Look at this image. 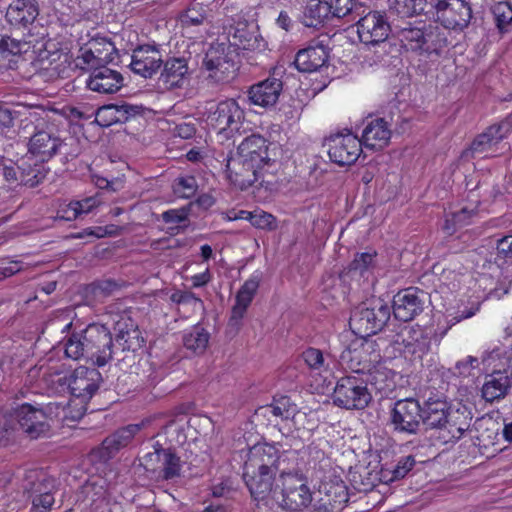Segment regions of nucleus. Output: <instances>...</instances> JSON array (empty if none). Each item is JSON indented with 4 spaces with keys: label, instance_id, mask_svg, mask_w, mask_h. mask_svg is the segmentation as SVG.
I'll list each match as a JSON object with an SVG mask.
<instances>
[{
    "label": "nucleus",
    "instance_id": "1",
    "mask_svg": "<svg viewBox=\"0 0 512 512\" xmlns=\"http://www.w3.org/2000/svg\"><path fill=\"white\" fill-rule=\"evenodd\" d=\"M65 355L73 360L84 359L94 366L103 367L118 358V351L109 328L93 323L80 333H72L67 338Z\"/></svg>",
    "mask_w": 512,
    "mask_h": 512
},
{
    "label": "nucleus",
    "instance_id": "2",
    "mask_svg": "<svg viewBox=\"0 0 512 512\" xmlns=\"http://www.w3.org/2000/svg\"><path fill=\"white\" fill-rule=\"evenodd\" d=\"M28 153L38 157L42 162L49 161L59 154L63 156V162L67 163L78 157L80 146L78 140L73 137L61 139L54 125L41 121L34 126L28 143Z\"/></svg>",
    "mask_w": 512,
    "mask_h": 512
},
{
    "label": "nucleus",
    "instance_id": "3",
    "mask_svg": "<svg viewBox=\"0 0 512 512\" xmlns=\"http://www.w3.org/2000/svg\"><path fill=\"white\" fill-rule=\"evenodd\" d=\"M256 12L252 7L241 9L231 14L227 27L229 46L237 50L261 52L267 47V42L259 31Z\"/></svg>",
    "mask_w": 512,
    "mask_h": 512
},
{
    "label": "nucleus",
    "instance_id": "4",
    "mask_svg": "<svg viewBox=\"0 0 512 512\" xmlns=\"http://www.w3.org/2000/svg\"><path fill=\"white\" fill-rule=\"evenodd\" d=\"M44 163L30 154L17 162L0 157V177L11 186L24 185L33 188L42 183L49 173V168Z\"/></svg>",
    "mask_w": 512,
    "mask_h": 512
},
{
    "label": "nucleus",
    "instance_id": "5",
    "mask_svg": "<svg viewBox=\"0 0 512 512\" xmlns=\"http://www.w3.org/2000/svg\"><path fill=\"white\" fill-rule=\"evenodd\" d=\"M391 309L382 299L376 298L358 305L350 315L349 326L361 338L376 334L387 324Z\"/></svg>",
    "mask_w": 512,
    "mask_h": 512
},
{
    "label": "nucleus",
    "instance_id": "6",
    "mask_svg": "<svg viewBox=\"0 0 512 512\" xmlns=\"http://www.w3.org/2000/svg\"><path fill=\"white\" fill-rule=\"evenodd\" d=\"M280 481L282 483L281 489L278 491L279 485L277 484L273 501L282 509L296 512L303 510L312 503V493L302 477L291 473H281Z\"/></svg>",
    "mask_w": 512,
    "mask_h": 512
},
{
    "label": "nucleus",
    "instance_id": "7",
    "mask_svg": "<svg viewBox=\"0 0 512 512\" xmlns=\"http://www.w3.org/2000/svg\"><path fill=\"white\" fill-rule=\"evenodd\" d=\"M205 114L209 125L227 135L239 132L245 119L244 109L234 98L210 102Z\"/></svg>",
    "mask_w": 512,
    "mask_h": 512
},
{
    "label": "nucleus",
    "instance_id": "8",
    "mask_svg": "<svg viewBox=\"0 0 512 512\" xmlns=\"http://www.w3.org/2000/svg\"><path fill=\"white\" fill-rule=\"evenodd\" d=\"M332 399L340 408L361 410L368 406L372 397L363 378L348 375L337 381Z\"/></svg>",
    "mask_w": 512,
    "mask_h": 512
},
{
    "label": "nucleus",
    "instance_id": "9",
    "mask_svg": "<svg viewBox=\"0 0 512 512\" xmlns=\"http://www.w3.org/2000/svg\"><path fill=\"white\" fill-rule=\"evenodd\" d=\"M360 13L355 21L359 39L363 44L379 45L387 40L390 33L394 36L395 22L390 24L385 12L364 7Z\"/></svg>",
    "mask_w": 512,
    "mask_h": 512
},
{
    "label": "nucleus",
    "instance_id": "10",
    "mask_svg": "<svg viewBox=\"0 0 512 512\" xmlns=\"http://www.w3.org/2000/svg\"><path fill=\"white\" fill-rule=\"evenodd\" d=\"M421 404L412 397L394 402L389 413V425L395 433L417 435L422 432Z\"/></svg>",
    "mask_w": 512,
    "mask_h": 512
},
{
    "label": "nucleus",
    "instance_id": "11",
    "mask_svg": "<svg viewBox=\"0 0 512 512\" xmlns=\"http://www.w3.org/2000/svg\"><path fill=\"white\" fill-rule=\"evenodd\" d=\"M429 18L446 29L463 30L472 19V9L464 0H433Z\"/></svg>",
    "mask_w": 512,
    "mask_h": 512
},
{
    "label": "nucleus",
    "instance_id": "12",
    "mask_svg": "<svg viewBox=\"0 0 512 512\" xmlns=\"http://www.w3.org/2000/svg\"><path fill=\"white\" fill-rule=\"evenodd\" d=\"M230 48L225 43H215L205 54L202 65L215 82H228L236 75L238 66Z\"/></svg>",
    "mask_w": 512,
    "mask_h": 512
},
{
    "label": "nucleus",
    "instance_id": "13",
    "mask_svg": "<svg viewBox=\"0 0 512 512\" xmlns=\"http://www.w3.org/2000/svg\"><path fill=\"white\" fill-rule=\"evenodd\" d=\"M226 172L230 181L241 190L247 189L260 179L261 186L264 183H270L269 180L264 179L265 173H268L269 169L238 154L227 160Z\"/></svg>",
    "mask_w": 512,
    "mask_h": 512
},
{
    "label": "nucleus",
    "instance_id": "14",
    "mask_svg": "<svg viewBox=\"0 0 512 512\" xmlns=\"http://www.w3.org/2000/svg\"><path fill=\"white\" fill-rule=\"evenodd\" d=\"M14 417L20 430L32 440L46 437L50 432L48 414L39 406L24 403L15 409Z\"/></svg>",
    "mask_w": 512,
    "mask_h": 512
},
{
    "label": "nucleus",
    "instance_id": "15",
    "mask_svg": "<svg viewBox=\"0 0 512 512\" xmlns=\"http://www.w3.org/2000/svg\"><path fill=\"white\" fill-rule=\"evenodd\" d=\"M427 300L428 294L417 287L398 291L392 301L394 317L403 322L412 321L424 311Z\"/></svg>",
    "mask_w": 512,
    "mask_h": 512
},
{
    "label": "nucleus",
    "instance_id": "16",
    "mask_svg": "<svg viewBox=\"0 0 512 512\" xmlns=\"http://www.w3.org/2000/svg\"><path fill=\"white\" fill-rule=\"evenodd\" d=\"M102 382L101 373L95 368H77L67 378L70 394L85 405L97 393Z\"/></svg>",
    "mask_w": 512,
    "mask_h": 512
},
{
    "label": "nucleus",
    "instance_id": "17",
    "mask_svg": "<svg viewBox=\"0 0 512 512\" xmlns=\"http://www.w3.org/2000/svg\"><path fill=\"white\" fill-rule=\"evenodd\" d=\"M327 146L330 160L339 166L355 163L362 151L361 140L352 133L331 135Z\"/></svg>",
    "mask_w": 512,
    "mask_h": 512
},
{
    "label": "nucleus",
    "instance_id": "18",
    "mask_svg": "<svg viewBox=\"0 0 512 512\" xmlns=\"http://www.w3.org/2000/svg\"><path fill=\"white\" fill-rule=\"evenodd\" d=\"M162 54L156 45H139L131 55L129 67L133 73L148 79L156 75L162 67Z\"/></svg>",
    "mask_w": 512,
    "mask_h": 512
},
{
    "label": "nucleus",
    "instance_id": "19",
    "mask_svg": "<svg viewBox=\"0 0 512 512\" xmlns=\"http://www.w3.org/2000/svg\"><path fill=\"white\" fill-rule=\"evenodd\" d=\"M243 480L251 494L257 501L273 500L274 491L273 483L275 480L274 473L259 470L252 466V464H244Z\"/></svg>",
    "mask_w": 512,
    "mask_h": 512
},
{
    "label": "nucleus",
    "instance_id": "20",
    "mask_svg": "<svg viewBox=\"0 0 512 512\" xmlns=\"http://www.w3.org/2000/svg\"><path fill=\"white\" fill-rule=\"evenodd\" d=\"M114 343L117 345L118 358L123 360L122 355L125 352H136L145 344L138 326H136L131 318H121L114 326Z\"/></svg>",
    "mask_w": 512,
    "mask_h": 512
},
{
    "label": "nucleus",
    "instance_id": "21",
    "mask_svg": "<svg viewBox=\"0 0 512 512\" xmlns=\"http://www.w3.org/2000/svg\"><path fill=\"white\" fill-rule=\"evenodd\" d=\"M482 291L486 292L485 298L481 301L488 299H500L503 295L507 294L511 285L508 275H504L501 264L497 261L492 262L491 259H486L482 264Z\"/></svg>",
    "mask_w": 512,
    "mask_h": 512
},
{
    "label": "nucleus",
    "instance_id": "22",
    "mask_svg": "<svg viewBox=\"0 0 512 512\" xmlns=\"http://www.w3.org/2000/svg\"><path fill=\"white\" fill-rule=\"evenodd\" d=\"M124 85L122 74L106 65L94 67L86 79V87L99 94H113Z\"/></svg>",
    "mask_w": 512,
    "mask_h": 512
},
{
    "label": "nucleus",
    "instance_id": "23",
    "mask_svg": "<svg viewBox=\"0 0 512 512\" xmlns=\"http://www.w3.org/2000/svg\"><path fill=\"white\" fill-rule=\"evenodd\" d=\"M282 90V80L270 76L249 87L247 91L249 103L266 109L271 108L278 102Z\"/></svg>",
    "mask_w": 512,
    "mask_h": 512
},
{
    "label": "nucleus",
    "instance_id": "24",
    "mask_svg": "<svg viewBox=\"0 0 512 512\" xmlns=\"http://www.w3.org/2000/svg\"><path fill=\"white\" fill-rule=\"evenodd\" d=\"M373 351V342L355 343L346 347L341 352L339 360L341 365L350 369L352 372L364 375L372 365L373 360L369 355ZM374 361H376V358Z\"/></svg>",
    "mask_w": 512,
    "mask_h": 512
},
{
    "label": "nucleus",
    "instance_id": "25",
    "mask_svg": "<svg viewBox=\"0 0 512 512\" xmlns=\"http://www.w3.org/2000/svg\"><path fill=\"white\" fill-rule=\"evenodd\" d=\"M329 48L321 42H312L297 52L294 65L298 71L311 73L320 70L328 63Z\"/></svg>",
    "mask_w": 512,
    "mask_h": 512
},
{
    "label": "nucleus",
    "instance_id": "26",
    "mask_svg": "<svg viewBox=\"0 0 512 512\" xmlns=\"http://www.w3.org/2000/svg\"><path fill=\"white\" fill-rule=\"evenodd\" d=\"M237 154L267 169L275 166V160L269 154L267 140L258 134L246 137L238 146Z\"/></svg>",
    "mask_w": 512,
    "mask_h": 512
},
{
    "label": "nucleus",
    "instance_id": "27",
    "mask_svg": "<svg viewBox=\"0 0 512 512\" xmlns=\"http://www.w3.org/2000/svg\"><path fill=\"white\" fill-rule=\"evenodd\" d=\"M159 82L167 90L182 88L189 75L188 62L185 57H169L163 60Z\"/></svg>",
    "mask_w": 512,
    "mask_h": 512
},
{
    "label": "nucleus",
    "instance_id": "28",
    "mask_svg": "<svg viewBox=\"0 0 512 512\" xmlns=\"http://www.w3.org/2000/svg\"><path fill=\"white\" fill-rule=\"evenodd\" d=\"M143 110L142 106L128 103L104 105L96 111V122L102 127L125 123L131 118L141 115Z\"/></svg>",
    "mask_w": 512,
    "mask_h": 512
},
{
    "label": "nucleus",
    "instance_id": "29",
    "mask_svg": "<svg viewBox=\"0 0 512 512\" xmlns=\"http://www.w3.org/2000/svg\"><path fill=\"white\" fill-rule=\"evenodd\" d=\"M449 404L441 398H428L421 404L422 430L442 429L448 423Z\"/></svg>",
    "mask_w": 512,
    "mask_h": 512
},
{
    "label": "nucleus",
    "instance_id": "30",
    "mask_svg": "<svg viewBox=\"0 0 512 512\" xmlns=\"http://www.w3.org/2000/svg\"><path fill=\"white\" fill-rule=\"evenodd\" d=\"M39 15L36 0H12L6 12L7 21L17 28H28Z\"/></svg>",
    "mask_w": 512,
    "mask_h": 512
},
{
    "label": "nucleus",
    "instance_id": "31",
    "mask_svg": "<svg viewBox=\"0 0 512 512\" xmlns=\"http://www.w3.org/2000/svg\"><path fill=\"white\" fill-rule=\"evenodd\" d=\"M260 284V276L253 275L244 282L236 294V303L232 308L229 325L238 327L247 308L251 304Z\"/></svg>",
    "mask_w": 512,
    "mask_h": 512
},
{
    "label": "nucleus",
    "instance_id": "32",
    "mask_svg": "<svg viewBox=\"0 0 512 512\" xmlns=\"http://www.w3.org/2000/svg\"><path fill=\"white\" fill-rule=\"evenodd\" d=\"M140 430L139 424H130L107 436L101 444V458L111 459L120 449L126 447Z\"/></svg>",
    "mask_w": 512,
    "mask_h": 512
},
{
    "label": "nucleus",
    "instance_id": "33",
    "mask_svg": "<svg viewBox=\"0 0 512 512\" xmlns=\"http://www.w3.org/2000/svg\"><path fill=\"white\" fill-rule=\"evenodd\" d=\"M422 26L423 35L420 38L418 46V54H436L440 55L442 51L448 46V39L445 32L436 25L426 23L423 21Z\"/></svg>",
    "mask_w": 512,
    "mask_h": 512
},
{
    "label": "nucleus",
    "instance_id": "34",
    "mask_svg": "<svg viewBox=\"0 0 512 512\" xmlns=\"http://www.w3.org/2000/svg\"><path fill=\"white\" fill-rule=\"evenodd\" d=\"M279 460V451L273 445L265 444L253 447L245 464H252L256 469L277 474Z\"/></svg>",
    "mask_w": 512,
    "mask_h": 512
},
{
    "label": "nucleus",
    "instance_id": "35",
    "mask_svg": "<svg viewBox=\"0 0 512 512\" xmlns=\"http://www.w3.org/2000/svg\"><path fill=\"white\" fill-rule=\"evenodd\" d=\"M512 344L508 351L496 346L482 356V374L511 373Z\"/></svg>",
    "mask_w": 512,
    "mask_h": 512
},
{
    "label": "nucleus",
    "instance_id": "36",
    "mask_svg": "<svg viewBox=\"0 0 512 512\" xmlns=\"http://www.w3.org/2000/svg\"><path fill=\"white\" fill-rule=\"evenodd\" d=\"M391 131L383 118L371 121L363 130L362 144L371 150L383 149L390 140Z\"/></svg>",
    "mask_w": 512,
    "mask_h": 512
},
{
    "label": "nucleus",
    "instance_id": "37",
    "mask_svg": "<svg viewBox=\"0 0 512 512\" xmlns=\"http://www.w3.org/2000/svg\"><path fill=\"white\" fill-rule=\"evenodd\" d=\"M364 375L366 385L370 384L380 393L391 392L396 386V372L386 367L384 363L372 364Z\"/></svg>",
    "mask_w": 512,
    "mask_h": 512
},
{
    "label": "nucleus",
    "instance_id": "38",
    "mask_svg": "<svg viewBox=\"0 0 512 512\" xmlns=\"http://www.w3.org/2000/svg\"><path fill=\"white\" fill-rule=\"evenodd\" d=\"M331 12V6H328L327 1L309 0L303 9L300 21L306 27L319 29L332 18Z\"/></svg>",
    "mask_w": 512,
    "mask_h": 512
},
{
    "label": "nucleus",
    "instance_id": "39",
    "mask_svg": "<svg viewBox=\"0 0 512 512\" xmlns=\"http://www.w3.org/2000/svg\"><path fill=\"white\" fill-rule=\"evenodd\" d=\"M394 343L403 345L411 354H423L429 350L430 339L420 327H405L397 334Z\"/></svg>",
    "mask_w": 512,
    "mask_h": 512
},
{
    "label": "nucleus",
    "instance_id": "40",
    "mask_svg": "<svg viewBox=\"0 0 512 512\" xmlns=\"http://www.w3.org/2000/svg\"><path fill=\"white\" fill-rule=\"evenodd\" d=\"M423 21H398L394 24V37H396L407 50L418 53L420 38L423 35Z\"/></svg>",
    "mask_w": 512,
    "mask_h": 512
},
{
    "label": "nucleus",
    "instance_id": "41",
    "mask_svg": "<svg viewBox=\"0 0 512 512\" xmlns=\"http://www.w3.org/2000/svg\"><path fill=\"white\" fill-rule=\"evenodd\" d=\"M389 10L401 18H411L416 15L429 17L433 8V0H388Z\"/></svg>",
    "mask_w": 512,
    "mask_h": 512
},
{
    "label": "nucleus",
    "instance_id": "42",
    "mask_svg": "<svg viewBox=\"0 0 512 512\" xmlns=\"http://www.w3.org/2000/svg\"><path fill=\"white\" fill-rule=\"evenodd\" d=\"M482 448L488 449L495 446L502 437L503 419L499 411H493L482 415Z\"/></svg>",
    "mask_w": 512,
    "mask_h": 512
},
{
    "label": "nucleus",
    "instance_id": "43",
    "mask_svg": "<svg viewBox=\"0 0 512 512\" xmlns=\"http://www.w3.org/2000/svg\"><path fill=\"white\" fill-rule=\"evenodd\" d=\"M161 459V465L156 477L157 481H168L180 476L181 460L174 449L165 448Z\"/></svg>",
    "mask_w": 512,
    "mask_h": 512
},
{
    "label": "nucleus",
    "instance_id": "44",
    "mask_svg": "<svg viewBox=\"0 0 512 512\" xmlns=\"http://www.w3.org/2000/svg\"><path fill=\"white\" fill-rule=\"evenodd\" d=\"M209 339V332L200 324H197L189 332L184 333L182 341L186 349L195 354H202L208 346Z\"/></svg>",
    "mask_w": 512,
    "mask_h": 512
},
{
    "label": "nucleus",
    "instance_id": "45",
    "mask_svg": "<svg viewBox=\"0 0 512 512\" xmlns=\"http://www.w3.org/2000/svg\"><path fill=\"white\" fill-rule=\"evenodd\" d=\"M512 133V119H505L499 123L493 124L482 133V153L486 147H492L498 144L504 138Z\"/></svg>",
    "mask_w": 512,
    "mask_h": 512
},
{
    "label": "nucleus",
    "instance_id": "46",
    "mask_svg": "<svg viewBox=\"0 0 512 512\" xmlns=\"http://www.w3.org/2000/svg\"><path fill=\"white\" fill-rule=\"evenodd\" d=\"M319 493L323 494V500L333 503L335 508L348 502L347 487L343 481L325 483L321 486Z\"/></svg>",
    "mask_w": 512,
    "mask_h": 512
},
{
    "label": "nucleus",
    "instance_id": "47",
    "mask_svg": "<svg viewBox=\"0 0 512 512\" xmlns=\"http://www.w3.org/2000/svg\"><path fill=\"white\" fill-rule=\"evenodd\" d=\"M328 6H331V17H349L350 21L356 20L357 16L361 15L360 12L364 8L353 0H330Z\"/></svg>",
    "mask_w": 512,
    "mask_h": 512
},
{
    "label": "nucleus",
    "instance_id": "48",
    "mask_svg": "<svg viewBox=\"0 0 512 512\" xmlns=\"http://www.w3.org/2000/svg\"><path fill=\"white\" fill-rule=\"evenodd\" d=\"M207 17V6L198 0H193L180 14V21L185 26L201 25Z\"/></svg>",
    "mask_w": 512,
    "mask_h": 512
},
{
    "label": "nucleus",
    "instance_id": "49",
    "mask_svg": "<svg viewBox=\"0 0 512 512\" xmlns=\"http://www.w3.org/2000/svg\"><path fill=\"white\" fill-rule=\"evenodd\" d=\"M491 12L499 32H508V26L512 23V5L506 1H498L491 7Z\"/></svg>",
    "mask_w": 512,
    "mask_h": 512
},
{
    "label": "nucleus",
    "instance_id": "50",
    "mask_svg": "<svg viewBox=\"0 0 512 512\" xmlns=\"http://www.w3.org/2000/svg\"><path fill=\"white\" fill-rule=\"evenodd\" d=\"M91 44L99 66H107V64L114 62L115 59L118 58L117 49L115 48L113 42L106 39H101L94 40L91 42Z\"/></svg>",
    "mask_w": 512,
    "mask_h": 512
},
{
    "label": "nucleus",
    "instance_id": "51",
    "mask_svg": "<svg viewBox=\"0 0 512 512\" xmlns=\"http://www.w3.org/2000/svg\"><path fill=\"white\" fill-rule=\"evenodd\" d=\"M55 489V479L46 475H41L35 480H27L24 485V490L30 493L33 497L44 495V493L54 492Z\"/></svg>",
    "mask_w": 512,
    "mask_h": 512
},
{
    "label": "nucleus",
    "instance_id": "52",
    "mask_svg": "<svg viewBox=\"0 0 512 512\" xmlns=\"http://www.w3.org/2000/svg\"><path fill=\"white\" fill-rule=\"evenodd\" d=\"M377 252L373 249L357 253L353 261L348 265L349 273H358L360 276L374 266Z\"/></svg>",
    "mask_w": 512,
    "mask_h": 512
},
{
    "label": "nucleus",
    "instance_id": "53",
    "mask_svg": "<svg viewBox=\"0 0 512 512\" xmlns=\"http://www.w3.org/2000/svg\"><path fill=\"white\" fill-rule=\"evenodd\" d=\"M264 409L282 420L290 419L295 413V405L291 403L290 398L287 396L274 399V401L264 407Z\"/></svg>",
    "mask_w": 512,
    "mask_h": 512
},
{
    "label": "nucleus",
    "instance_id": "54",
    "mask_svg": "<svg viewBox=\"0 0 512 512\" xmlns=\"http://www.w3.org/2000/svg\"><path fill=\"white\" fill-rule=\"evenodd\" d=\"M153 451L146 453L142 458V466L146 472L151 474V478L156 480L158 469L160 468L162 461V453L165 448L158 442L153 445Z\"/></svg>",
    "mask_w": 512,
    "mask_h": 512
},
{
    "label": "nucleus",
    "instance_id": "55",
    "mask_svg": "<svg viewBox=\"0 0 512 512\" xmlns=\"http://www.w3.org/2000/svg\"><path fill=\"white\" fill-rule=\"evenodd\" d=\"M198 190V183L194 176L186 175L175 179L173 183L174 193L182 198L193 197Z\"/></svg>",
    "mask_w": 512,
    "mask_h": 512
},
{
    "label": "nucleus",
    "instance_id": "56",
    "mask_svg": "<svg viewBox=\"0 0 512 512\" xmlns=\"http://www.w3.org/2000/svg\"><path fill=\"white\" fill-rule=\"evenodd\" d=\"M479 359L474 356H468L465 360L458 361L455 364V374L462 378H471L476 383L479 373Z\"/></svg>",
    "mask_w": 512,
    "mask_h": 512
},
{
    "label": "nucleus",
    "instance_id": "57",
    "mask_svg": "<svg viewBox=\"0 0 512 512\" xmlns=\"http://www.w3.org/2000/svg\"><path fill=\"white\" fill-rule=\"evenodd\" d=\"M251 225L257 229L273 231L277 228V219L271 213L263 210L252 211L250 218Z\"/></svg>",
    "mask_w": 512,
    "mask_h": 512
},
{
    "label": "nucleus",
    "instance_id": "58",
    "mask_svg": "<svg viewBox=\"0 0 512 512\" xmlns=\"http://www.w3.org/2000/svg\"><path fill=\"white\" fill-rule=\"evenodd\" d=\"M496 252L490 253L492 262L497 261L501 266L505 263V258H512V234L497 239L496 241Z\"/></svg>",
    "mask_w": 512,
    "mask_h": 512
},
{
    "label": "nucleus",
    "instance_id": "59",
    "mask_svg": "<svg viewBox=\"0 0 512 512\" xmlns=\"http://www.w3.org/2000/svg\"><path fill=\"white\" fill-rule=\"evenodd\" d=\"M23 43L9 36H2L0 39V59H8L10 56L21 54Z\"/></svg>",
    "mask_w": 512,
    "mask_h": 512
},
{
    "label": "nucleus",
    "instance_id": "60",
    "mask_svg": "<svg viewBox=\"0 0 512 512\" xmlns=\"http://www.w3.org/2000/svg\"><path fill=\"white\" fill-rule=\"evenodd\" d=\"M171 301L179 305H189L193 309L203 307V301L194 293L189 291H176L171 297Z\"/></svg>",
    "mask_w": 512,
    "mask_h": 512
},
{
    "label": "nucleus",
    "instance_id": "61",
    "mask_svg": "<svg viewBox=\"0 0 512 512\" xmlns=\"http://www.w3.org/2000/svg\"><path fill=\"white\" fill-rule=\"evenodd\" d=\"M415 463V459L411 455L402 457L391 470L392 476L390 477L389 481L404 478L406 474L413 468Z\"/></svg>",
    "mask_w": 512,
    "mask_h": 512
},
{
    "label": "nucleus",
    "instance_id": "62",
    "mask_svg": "<svg viewBox=\"0 0 512 512\" xmlns=\"http://www.w3.org/2000/svg\"><path fill=\"white\" fill-rule=\"evenodd\" d=\"M302 357L305 363L313 370H321L324 367V356L321 350L317 348H307Z\"/></svg>",
    "mask_w": 512,
    "mask_h": 512
},
{
    "label": "nucleus",
    "instance_id": "63",
    "mask_svg": "<svg viewBox=\"0 0 512 512\" xmlns=\"http://www.w3.org/2000/svg\"><path fill=\"white\" fill-rule=\"evenodd\" d=\"M121 285L113 279H104L92 284V291L97 296L107 297L120 289Z\"/></svg>",
    "mask_w": 512,
    "mask_h": 512
},
{
    "label": "nucleus",
    "instance_id": "64",
    "mask_svg": "<svg viewBox=\"0 0 512 512\" xmlns=\"http://www.w3.org/2000/svg\"><path fill=\"white\" fill-rule=\"evenodd\" d=\"M53 493H44V495L33 497L32 509L36 512H49L55 502Z\"/></svg>",
    "mask_w": 512,
    "mask_h": 512
}]
</instances>
